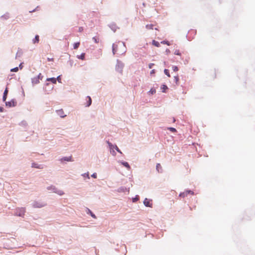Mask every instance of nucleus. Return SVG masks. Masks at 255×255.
Wrapping results in <instances>:
<instances>
[{
  "label": "nucleus",
  "mask_w": 255,
  "mask_h": 255,
  "mask_svg": "<svg viewBox=\"0 0 255 255\" xmlns=\"http://www.w3.org/2000/svg\"><path fill=\"white\" fill-rule=\"evenodd\" d=\"M25 212L24 208H18L15 209V215L20 217H23Z\"/></svg>",
  "instance_id": "1"
},
{
  "label": "nucleus",
  "mask_w": 255,
  "mask_h": 255,
  "mask_svg": "<svg viewBox=\"0 0 255 255\" xmlns=\"http://www.w3.org/2000/svg\"><path fill=\"white\" fill-rule=\"evenodd\" d=\"M5 105L8 107H15L16 105V102L14 100H12L9 102H5Z\"/></svg>",
  "instance_id": "2"
},
{
  "label": "nucleus",
  "mask_w": 255,
  "mask_h": 255,
  "mask_svg": "<svg viewBox=\"0 0 255 255\" xmlns=\"http://www.w3.org/2000/svg\"><path fill=\"white\" fill-rule=\"evenodd\" d=\"M143 203H144V205L146 207H150L152 206V203L151 202V201L147 198H145L144 199V200L143 201Z\"/></svg>",
  "instance_id": "3"
},
{
  "label": "nucleus",
  "mask_w": 255,
  "mask_h": 255,
  "mask_svg": "<svg viewBox=\"0 0 255 255\" xmlns=\"http://www.w3.org/2000/svg\"><path fill=\"white\" fill-rule=\"evenodd\" d=\"M56 112L58 115H59L61 118H64L66 116V115L64 114V111L62 109L57 110Z\"/></svg>",
  "instance_id": "4"
},
{
  "label": "nucleus",
  "mask_w": 255,
  "mask_h": 255,
  "mask_svg": "<svg viewBox=\"0 0 255 255\" xmlns=\"http://www.w3.org/2000/svg\"><path fill=\"white\" fill-rule=\"evenodd\" d=\"M44 205H45V204L43 203H38V202H36L33 204V206L34 208H41V207H43Z\"/></svg>",
  "instance_id": "5"
},
{
  "label": "nucleus",
  "mask_w": 255,
  "mask_h": 255,
  "mask_svg": "<svg viewBox=\"0 0 255 255\" xmlns=\"http://www.w3.org/2000/svg\"><path fill=\"white\" fill-rule=\"evenodd\" d=\"M118 45H116L115 44H114L113 45V52L114 54L118 53Z\"/></svg>",
  "instance_id": "6"
},
{
  "label": "nucleus",
  "mask_w": 255,
  "mask_h": 255,
  "mask_svg": "<svg viewBox=\"0 0 255 255\" xmlns=\"http://www.w3.org/2000/svg\"><path fill=\"white\" fill-rule=\"evenodd\" d=\"M32 83L33 85L37 84L39 83V78H37L36 77H34L32 79Z\"/></svg>",
  "instance_id": "7"
},
{
  "label": "nucleus",
  "mask_w": 255,
  "mask_h": 255,
  "mask_svg": "<svg viewBox=\"0 0 255 255\" xmlns=\"http://www.w3.org/2000/svg\"><path fill=\"white\" fill-rule=\"evenodd\" d=\"M47 81H50L53 84L56 83V79L55 78H47L46 80Z\"/></svg>",
  "instance_id": "8"
},
{
  "label": "nucleus",
  "mask_w": 255,
  "mask_h": 255,
  "mask_svg": "<svg viewBox=\"0 0 255 255\" xmlns=\"http://www.w3.org/2000/svg\"><path fill=\"white\" fill-rule=\"evenodd\" d=\"M71 159H72L71 156L65 157L61 158V161H70L72 160Z\"/></svg>",
  "instance_id": "9"
},
{
  "label": "nucleus",
  "mask_w": 255,
  "mask_h": 255,
  "mask_svg": "<svg viewBox=\"0 0 255 255\" xmlns=\"http://www.w3.org/2000/svg\"><path fill=\"white\" fill-rule=\"evenodd\" d=\"M121 163L122 165L127 167L128 169H130V167L127 162H121Z\"/></svg>",
  "instance_id": "10"
},
{
  "label": "nucleus",
  "mask_w": 255,
  "mask_h": 255,
  "mask_svg": "<svg viewBox=\"0 0 255 255\" xmlns=\"http://www.w3.org/2000/svg\"><path fill=\"white\" fill-rule=\"evenodd\" d=\"M7 93H8V90L7 89H6L4 92L3 95L2 99H3V101H5V100H6Z\"/></svg>",
  "instance_id": "11"
},
{
  "label": "nucleus",
  "mask_w": 255,
  "mask_h": 255,
  "mask_svg": "<svg viewBox=\"0 0 255 255\" xmlns=\"http://www.w3.org/2000/svg\"><path fill=\"white\" fill-rule=\"evenodd\" d=\"M156 170L158 172H161L160 170H162V167H161V166L160 165V163H157L156 164Z\"/></svg>",
  "instance_id": "12"
},
{
  "label": "nucleus",
  "mask_w": 255,
  "mask_h": 255,
  "mask_svg": "<svg viewBox=\"0 0 255 255\" xmlns=\"http://www.w3.org/2000/svg\"><path fill=\"white\" fill-rule=\"evenodd\" d=\"M152 43L153 45L156 47H159L160 44L158 41H155V40H153L152 41Z\"/></svg>",
  "instance_id": "13"
},
{
  "label": "nucleus",
  "mask_w": 255,
  "mask_h": 255,
  "mask_svg": "<svg viewBox=\"0 0 255 255\" xmlns=\"http://www.w3.org/2000/svg\"><path fill=\"white\" fill-rule=\"evenodd\" d=\"M85 54L84 53H82L80 55H78L77 57L78 59H80L82 60L85 59Z\"/></svg>",
  "instance_id": "14"
},
{
  "label": "nucleus",
  "mask_w": 255,
  "mask_h": 255,
  "mask_svg": "<svg viewBox=\"0 0 255 255\" xmlns=\"http://www.w3.org/2000/svg\"><path fill=\"white\" fill-rule=\"evenodd\" d=\"M39 42V36L38 35H36L34 38V39L33 40V43H38Z\"/></svg>",
  "instance_id": "15"
},
{
  "label": "nucleus",
  "mask_w": 255,
  "mask_h": 255,
  "mask_svg": "<svg viewBox=\"0 0 255 255\" xmlns=\"http://www.w3.org/2000/svg\"><path fill=\"white\" fill-rule=\"evenodd\" d=\"M87 98L88 99V103H87V104L86 105L87 107H89L91 105V103H92V100H91V98L90 97H87Z\"/></svg>",
  "instance_id": "16"
},
{
  "label": "nucleus",
  "mask_w": 255,
  "mask_h": 255,
  "mask_svg": "<svg viewBox=\"0 0 255 255\" xmlns=\"http://www.w3.org/2000/svg\"><path fill=\"white\" fill-rule=\"evenodd\" d=\"M187 195H187V192H186V191L183 192V193H181L179 194V196L183 197V198H184L185 197L187 196Z\"/></svg>",
  "instance_id": "17"
},
{
  "label": "nucleus",
  "mask_w": 255,
  "mask_h": 255,
  "mask_svg": "<svg viewBox=\"0 0 255 255\" xmlns=\"http://www.w3.org/2000/svg\"><path fill=\"white\" fill-rule=\"evenodd\" d=\"M80 42H76V43H75L74 44H73V47H74V49H77L79 45H80Z\"/></svg>",
  "instance_id": "18"
},
{
  "label": "nucleus",
  "mask_w": 255,
  "mask_h": 255,
  "mask_svg": "<svg viewBox=\"0 0 255 255\" xmlns=\"http://www.w3.org/2000/svg\"><path fill=\"white\" fill-rule=\"evenodd\" d=\"M174 54L175 55H179V56H180L181 54V52H180L179 50H178V49H176L174 52Z\"/></svg>",
  "instance_id": "19"
},
{
  "label": "nucleus",
  "mask_w": 255,
  "mask_h": 255,
  "mask_svg": "<svg viewBox=\"0 0 255 255\" xmlns=\"http://www.w3.org/2000/svg\"><path fill=\"white\" fill-rule=\"evenodd\" d=\"M168 89L167 87L165 85H163L161 87V89L163 92H165L166 90Z\"/></svg>",
  "instance_id": "20"
},
{
  "label": "nucleus",
  "mask_w": 255,
  "mask_h": 255,
  "mask_svg": "<svg viewBox=\"0 0 255 255\" xmlns=\"http://www.w3.org/2000/svg\"><path fill=\"white\" fill-rule=\"evenodd\" d=\"M153 24H147L146 25V28L147 29H153Z\"/></svg>",
  "instance_id": "21"
},
{
  "label": "nucleus",
  "mask_w": 255,
  "mask_h": 255,
  "mask_svg": "<svg viewBox=\"0 0 255 255\" xmlns=\"http://www.w3.org/2000/svg\"><path fill=\"white\" fill-rule=\"evenodd\" d=\"M93 40L94 41L95 43H99V38L98 37H94L93 38Z\"/></svg>",
  "instance_id": "22"
},
{
  "label": "nucleus",
  "mask_w": 255,
  "mask_h": 255,
  "mask_svg": "<svg viewBox=\"0 0 255 255\" xmlns=\"http://www.w3.org/2000/svg\"><path fill=\"white\" fill-rule=\"evenodd\" d=\"M149 93L153 95L156 93V90L154 88H151L150 90L149 91Z\"/></svg>",
  "instance_id": "23"
},
{
  "label": "nucleus",
  "mask_w": 255,
  "mask_h": 255,
  "mask_svg": "<svg viewBox=\"0 0 255 255\" xmlns=\"http://www.w3.org/2000/svg\"><path fill=\"white\" fill-rule=\"evenodd\" d=\"M164 73L169 77H170V75L169 74V71L167 70V69H165L164 71Z\"/></svg>",
  "instance_id": "24"
},
{
  "label": "nucleus",
  "mask_w": 255,
  "mask_h": 255,
  "mask_svg": "<svg viewBox=\"0 0 255 255\" xmlns=\"http://www.w3.org/2000/svg\"><path fill=\"white\" fill-rule=\"evenodd\" d=\"M186 192H187V195L190 194L191 195H193L194 194L193 191L191 190H186Z\"/></svg>",
  "instance_id": "25"
},
{
  "label": "nucleus",
  "mask_w": 255,
  "mask_h": 255,
  "mask_svg": "<svg viewBox=\"0 0 255 255\" xmlns=\"http://www.w3.org/2000/svg\"><path fill=\"white\" fill-rule=\"evenodd\" d=\"M18 70V67H15L11 69V72H17Z\"/></svg>",
  "instance_id": "26"
},
{
  "label": "nucleus",
  "mask_w": 255,
  "mask_h": 255,
  "mask_svg": "<svg viewBox=\"0 0 255 255\" xmlns=\"http://www.w3.org/2000/svg\"><path fill=\"white\" fill-rule=\"evenodd\" d=\"M168 129H169L170 131H172V132H175V131H176V129L175 128H168Z\"/></svg>",
  "instance_id": "27"
},
{
  "label": "nucleus",
  "mask_w": 255,
  "mask_h": 255,
  "mask_svg": "<svg viewBox=\"0 0 255 255\" xmlns=\"http://www.w3.org/2000/svg\"><path fill=\"white\" fill-rule=\"evenodd\" d=\"M37 78H39V80H42L43 76H42L41 73H39V75L36 77Z\"/></svg>",
  "instance_id": "28"
},
{
  "label": "nucleus",
  "mask_w": 255,
  "mask_h": 255,
  "mask_svg": "<svg viewBox=\"0 0 255 255\" xmlns=\"http://www.w3.org/2000/svg\"><path fill=\"white\" fill-rule=\"evenodd\" d=\"M172 68L174 71H177L178 70V67L176 66H173Z\"/></svg>",
  "instance_id": "29"
},
{
  "label": "nucleus",
  "mask_w": 255,
  "mask_h": 255,
  "mask_svg": "<svg viewBox=\"0 0 255 255\" xmlns=\"http://www.w3.org/2000/svg\"><path fill=\"white\" fill-rule=\"evenodd\" d=\"M58 81L59 83H61V77H60V76H59L57 79H56V81Z\"/></svg>",
  "instance_id": "30"
},
{
  "label": "nucleus",
  "mask_w": 255,
  "mask_h": 255,
  "mask_svg": "<svg viewBox=\"0 0 255 255\" xmlns=\"http://www.w3.org/2000/svg\"><path fill=\"white\" fill-rule=\"evenodd\" d=\"M115 149H116V150L118 152H119L120 153H122V152L121 151V150L119 149V148L118 147V146L117 145L115 146Z\"/></svg>",
  "instance_id": "31"
},
{
  "label": "nucleus",
  "mask_w": 255,
  "mask_h": 255,
  "mask_svg": "<svg viewBox=\"0 0 255 255\" xmlns=\"http://www.w3.org/2000/svg\"><path fill=\"white\" fill-rule=\"evenodd\" d=\"M90 211V214H91V216H92L93 218H94L96 219V216H95V214H94L92 212H91V211Z\"/></svg>",
  "instance_id": "32"
},
{
  "label": "nucleus",
  "mask_w": 255,
  "mask_h": 255,
  "mask_svg": "<svg viewBox=\"0 0 255 255\" xmlns=\"http://www.w3.org/2000/svg\"><path fill=\"white\" fill-rule=\"evenodd\" d=\"M32 166L33 167H35V168H40V167H39V166H36V164H35V163H33V164H32Z\"/></svg>",
  "instance_id": "33"
},
{
  "label": "nucleus",
  "mask_w": 255,
  "mask_h": 255,
  "mask_svg": "<svg viewBox=\"0 0 255 255\" xmlns=\"http://www.w3.org/2000/svg\"><path fill=\"white\" fill-rule=\"evenodd\" d=\"M161 43H163V44H167L168 45H169V43L168 42V41H163L161 42Z\"/></svg>",
  "instance_id": "34"
},
{
  "label": "nucleus",
  "mask_w": 255,
  "mask_h": 255,
  "mask_svg": "<svg viewBox=\"0 0 255 255\" xmlns=\"http://www.w3.org/2000/svg\"><path fill=\"white\" fill-rule=\"evenodd\" d=\"M154 65V64L153 63H150L149 65H148V67L149 68L151 69L152 68V66Z\"/></svg>",
  "instance_id": "35"
},
{
  "label": "nucleus",
  "mask_w": 255,
  "mask_h": 255,
  "mask_svg": "<svg viewBox=\"0 0 255 255\" xmlns=\"http://www.w3.org/2000/svg\"><path fill=\"white\" fill-rule=\"evenodd\" d=\"M47 60L48 61H54V59L53 58H47Z\"/></svg>",
  "instance_id": "36"
},
{
  "label": "nucleus",
  "mask_w": 255,
  "mask_h": 255,
  "mask_svg": "<svg viewBox=\"0 0 255 255\" xmlns=\"http://www.w3.org/2000/svg\"><path fill=\"white\" fill-rule=\"evenodd\" d=\"M92 177H93V178H97V174H96V173H93V174L92 175Z\"/></svg>",
  "instance_id": "37"
},
{
  "label": "nucleus",
  "mask_w": 255,
  "mask_h": 255,
  "mask_svg": "<svg viewBox=\"0 0 255 255\" xmlns=\"http://www.w3.org/2000/svg\"><path fill=\"white\" fill-rule=\"evenodd\" d=\"M2 18H3L4 19H7L8 18V15H3L1 16Z\"/></svg>",
  "instance_id": "38"
},
{
  "label": "nucleus",
  "mask_w": 255,
  "mask_h": 255,
  "mask_svg": "<svg viewBox=\"0 0 255 255\" xmlns=\"http://www.w3.org/2000/svg\"><path fill=\"white\" fill-rule=\"evenodd\" d=\"M57 193L58 194H59V195H63V191H59V192H57Z\"/></svg>",
  "instance_id": "39"
},
{
  "label": "nucleus",
  "mask_w": 255,
  "mask_h": 255,
  "mask_svg": "<svg viewBox=\"0 0 255 255\" xmlns=\"http://www.w3.org/2000/svg\"><path fill=\"white\" fill-rule=\"evenodd\" d=\"M155 73V70H151V71L150 72V74H153Z\"/></svg>",
  "instance_id": "40"
},
{
  "label": "nucleus",
  "mask_w": 255,
  "mask_h": 255,
  "mask_svg": "<svg viewBox=\"0 0 255 255\" xmlns=\"http://www.w3.org/2000/svg\"><path fill=\"white\" fill-rule=\"evenodd\" d=\"M107 142H108V143L109 144V146H110L111 147L113 146V145L112 144V143H110L109 141H108Z\"/></svg>",
  "instance_id": "41"
},
{
  "label": "nucleus",
  "mask_w": 255,
  "mask_h": 255,
  "mask_svg": "<svg viewBox=\"0 0 255 255\" xmlns=\"http://www.w3.org/2000/svg\"><path fill=\"white\" fill-rule=\"evenodd\" d=\"M175 80H176V82H177V81H178V77H175Z\"/></svg>",
  "instance_id": "42"
},
{
  "label": "nucleus",
  "mask_w": 255,
  "mask_h": 255,
  "mask_svg": "<svg viewBox=\"0 0 255 255\" xmlns=\"http://www.w3.org/2000/svg\"><path fill=\"white\" fill-rule=\"evenodd\" d=\"M19 67H20V69L22 68V64L21 63L19 65Z\"/></svg>",
  "instance_id": "43"
},
{
  "label": "nucleus",
  "mask_w": 255,
  "mask_h": 255,
  "mask_svg": "<svg viewBox=\"0 0 255 255\" xmlns=\"http://www.w3.org/2000/svg\"><path fill=\"white\" fill-rule=\"evenodd\" d=\"M2 108L0 107V112H2Z\"/></svg>",
  "instance_id": "44"
},
{
  "label": "nucleus",
  "mask_w": 255,
  "mask_h": 255,
  "mask_svg": "<svg viewBox=\"0 0 255 255\" xmlns=\"http://www.w3.org/2000/svg\"><path fill=\"white\" fill-rule=\"evenodd\" d=\"M82 29H83L82 27H80V28H79V30H80V31L82 30Z\"/></svg>",
  "instance_id": "45"
},
{
  "label": "nucleus",
  "mask_w": 255,
  "mask_h": 255,
  "mask_svg": "<svg viewBox=\"0 0 255 255\" xmlns=\"http://www.w3.org/2000/svg\"><path fill=\"white\" fill-rule=\"evenodd\" d=\"M87 176H88V178H90V177L89 176V175H88V174H87Z\"/></svg>",
  "instance_id": "46"
}]
</instances>
